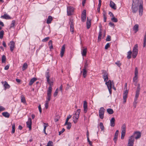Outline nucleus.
I'll return each mask as SVG.
<instances>
[{
  "label": "nucleus",
  "mask_w": 146,
  "mask_h": 146,
  "mask_svg": "<svg viewBox=\"0 0 146 146\" xmlns=\"http://www.w3.org/2000/svg\"><path fill=\"white\" fill-rule=\"evenodd\" d=\"M86 69H83L82 70V75L83 76V77L84 78H85L87 75V71L86 70ZM82 71L81 72H82Z\"/></svg>",
  "instance_id": "nucleus-31"
},
{
  "label": "nucleus",
  "mask_w": 146,
  "mask_h": 146,
  "mask_svg": "<svg viewBox=\"0 0 146 146\" xmlns=\"http://www.w3.org/2000/svg\"><path fill=\"white\" fill-rule=\"evenodd\" d=\"M1 18L2 19H9L11 18V17L10 16L7 14H5L3 15H2L1 17Z\"/></svg>",
  "instance_id": "nucleus-24"
},
{
  "label": "nucleus",
  "mask_w": 146,
  "mask_h": 146,
  "mask_svg": "<svg viewBox=\"0 0 146 146\" xmlns=\"http://www.w3.org/2000/svg\"><path fill=\"white\" fill-rule=\"evenodd\" d=\"M102 30L101 28H100L98 37V41H100L101 40L102 36Z\"/></svg>",
  "instance_id": "nucleus-29"
},
{
  "label": "nucleus",
  "mask_w": 146,
  "mask_h": 146,
  "mask_svg": "<svg viewBox=\"0 0 146 146\" xmlns=\"http://www.w3.org/2000/svg\"><path fill=\"white\" fill-rule=\"evenodd\" d=\"M107 112L110 114H111L113 113V110L111 108H108L107 109Z\"/></svg>",
  "instance_id": "nucleus-38"
},
{
  "label": "nucleus",
  "mask_w": 146,
  "mask_h": 146,
  "mask_svg": "<svg viewBox=\"0 0 146 146\" xmlns=\"http://www.w3.org/2000/svg\"><path fill=\"white\" fill-rule=\"evenodd\" d=\"M143 1L142 0H133V3L132 5L138 6H139V15L140 16L143 15Z\"/></svg>",
  "instance_id": "nucleus-1"
},
{
  "label": "nucleus",
  "mask_w": 146,
  "mask_h": 146,
  "mask_svg": "<svg viewBox=\"0 0 146 146\" xmlns=\"http://www.w3.org/2000/svg\"><path fill=\"white\" fill-rule=\"evenodd\" d=\"M125 133H121V139H123L124 138Z\"/></svg>",
  "instance_id": "nucleus-61"
},
{
  "label": "nucleus",
  "mask_w": 146,
  "mask_h": 146,
  "mask_svg": "<svg viewBox=\"0 0 146 146\" xmlns=\"http://www.w3.org/2000/svg\"><path fill=\"white\" fill-rule=\"evenodd\" d=\"M100 126L101 129L102 131L104 130V127L103 125V124L102 122H100Z\"/></svg>",
  "instance_id": "nucleus-47"
},
{
  "label": "nucleus",
  "mask_w": 146,
  "mask_h": 146,
  "mask_svg": "<svg viewBox=\"0 0 146 146\" xmlns=\"http://www.w3.org/2000/svg\"><path fill=\"white\" fill-rule=\"evenodd\" d=\"M74 11L73 7H67V15L68 16H70L72 14Z\"/></svg>",
  "instance_id": "nucleus-5"
},
{
  "label": "nucleus",
  "mask_w": 146,
  "mask_h": 146,
  "mask_svg": "<svg viewBox=\"0 0 146 146\" xmlns=\"http://www.w3.org/2000/svg\"><path fill=\"white\" fill-rule=\"evenodd\" d=\"M49 37H47L46 38L42 39V41L43 42H46L49 39Z\"/></svg>",
  "instance_id": "nucleus-60"
},
{
  "label": "nucleus",
  "mask_w": 146,
  "mask_h": 146,
  "mask_svg": "<svg viewBox=\"0 0 146 146\" xmlns=\"http://www.w3.org/2000/svg\"><path fill=\"white\" fill-rule=\"evenodd\" d=\"M71 116H72L70 115H68L67 116V117L66 118V119L65 122L64 124V125H65L66 124L68 123V121L69 119L71 117Z\"/></svg>",
  "instance_id": "nucleus-42"
},
{
  "label": "nucleus",
  "mask_w": 146,
  "mask_h": 146,
  "mask_svg": "<svg viewBox=\"0 0 146 146\" xmlns=\"http://www.w3.org/2000/svg\"><path fill=\"white\" fill-rule=\"evenodd\" d=\"M58 93V88H57L56 89L55 91V92L54 94V96L56 97L57 96Z\"/></svg>",
  "instance_id": "nucleus-52"
},
{
  "label": "nucleus",
  "mask_w": 146,
  "mask_h": 146,
  "mask_svg": "<svg viewBox=\"0 0 146 146\" xmlns=\"http://www.w3.org/2000/svg\"><path fill=\"white\" fill-rule=\"evenodd\" d=\"M16 24V21L15 20H13L12 21V23L11 25L10 29L11 28H15V27Z\"/></svg>",
  "instance_id": "nucleus-27"
},
{
  "label": "nucleus",
  "mask_w": 146,
  "mask_h": 146,
  "mask_svg": "<svg viewBox=\"0 0 146 146\" xmlns=\"http://www.w3.org/2000/svg\"><path fill=\"white\" fill-rule=\"evenodd\" d=\"M4 86L5 89H9L10 87V85L8 84L7 82L6 81L5 82Z\"/></svg>",
  "instance_id": "nucleus-36"
},
{
  "label": "nucleus",
  "mask_w": 146,
  "mask_h": 146,
  "mask_svg": "<svg viewBox=\"0 0 146 146\" xmlns=\"http://www.w3.org/2000/svg\"><path fill=\"white\" fill-rule=\"evenodd\" d=\"M106 84L107 85L108 88H111L113 84V81H111V80H109L108 81L105 82Z\"/></svg>",
  "instance_id": "nucleus-12"
},
{
  "label": "nucleus",
  "mask_w": 146,
  "mask_h": 146,
  "mask_svg": "<svg viewBox=\"0 0 146 146\" xmlns=\"http://www.w3.org/2000/svg\"><path fill=\"white\" fill-rule=\"evenodd\" d=\"M128 93V90H126L123 93V100L124 103H125L126 102V99L127 97Z\"/></svg>",
  "instance_id": "nucleus-15"
},
{
  "label": "nucleus",
  "mask_w": 146,
  "mask_h": 146,
  "mask_svg": "<svg viewBox=\"0 0 146 146\" xmlns=\"http://www.w3.org/2000/svg\"><path fill=\"white\" fill-rule=\"evenodd\" d=\"M4 35V31L1 30L0 31V38L2 39Z\"/></svg>",
  "instance_id": "nucleus-45"
},
{
  "label": "nucleus",
  "mask_w": 146,
  "mask_h": 146,
  "mask_svg": "<svg viewBox=\"0 0 146 146\" xmlns=\"http://www.w3.org/2000/svg\"><path fill=\"white\" fill-rule=\"evenodd\" d=\"M88 63H87V62L86 61L85 63V64L84 66V68L85 69H86L88 67Z\"/></svg>",
  "instance_id": "nucleus-54"
},
{
  "label": "nucleus",
  "mask_w": 146,
  "mask_h": 146,
  "mask_svg": "<svg viewBox=\"0 0 146 146\" xmlns=\"http://www.w3.org/2000/svg\"><path fill=\"white\" fill-rule=\"evenodd\" d=\"M6 60V58L5 56L3 55L2 56V63H4L5 62Z\"/></svg>",
  "instance_id": "nucleus-48"
},
{
  "label": "nucleus",
  "mask_w": 146,
  "mask_h": 146,
  "mask_svg": "<svg viewBox=\"0 0 146 146\" xmlns=\"http://www.w3.org/2000/svg\"><path fill=\"white\" fill-rule=\"evenodd\" d=\"M111 20L112 21L115 23H116L118 21L117 19V18H115L114 17H113L111 18Z\"/></svg>",
  "instance_id": "nucleus-44"
},
{
  "label": "nucleus",
  "mask_w": 146,
  "mask_h": 146,
  "mask_svg": "<svg viewBox=\"0 0 146 146\" xmlns=\"http://www.w3.org/2000/svg\"><path fill=\"white\" fill-rule=\"evenodd\" d=\"M65 130V129L64 128H63L62 131H60L59 132V135H60L61 134L63 133Z\"/></svg>",
  "instance_id": "nucleus-63"
},
{
  "label": "nucleus",
  "mask_w": 146,
  "mask_h": 146,
  "mask_svg": "<svg viewBox=\"0 0 146 146\" xmlns=\"http://www.w3.org/2000/svg\"><path fill=\"white\" fill-rule=\"evenodd\" d=\"M115 64L119 67H120L121 65V64L120 63L119 61H118L117 62H115Z\"/></svg>",
  "instance_id": "nucleus-59"
},
{
  "label": "nucleus",
  "mask_w": 146,
  "mask_h": 146,
  "mask_svg": "<svg viewBox=\"0 0 146 146\" xmlns=\"http://www.w3.org/2000/svg\"><path fill=\"white\" fill-rule=\"evenodd\" d=\"M115 119L114 117H112L110 121V125L111 127H114L115 125Z\"/></svg>",
  "instance_id": "nucleus-26"
},
{
  "label": "nucleus",
  "mask_w": 146,
  "mask_h": 146,
  "mask_svg": "<svg viewBox=\"0 0 146 146\" xmlns=\"http://www.w3.org/2000/svg\"><path fill=\"white\" fill-rule=\"evenodd\" d=\"M21 102L23 103H26V100L24 96L23 95H22L21 96Z\"/></svg>",
  "instance_id": "nucleus-39"
},
{
  "label": "nucleus",
  "mask_w": 146,
  "mask_h": 146,
  "mask_svg": "<svg viewBox=\"0 0 146 146\" xmlns=\"http://www.w3.org/2000/svg\"><path fill=\"white\" fill-rule=\"evenodd\" d=\"M110 43H107L105 46V49H107L108 48L110 47Z\"/></svg>",
  "instance_id": "nucleus-55"
},
{
  "label": "nucleus",
  "mask_w": 146,
  "mask_h": 146,
  "mask_svg": "<svg viewBox=\"0 0 146 146\" xmlns=\"http://www.w3.org/2000/svg\"><path fill=\"white\" fill-rule=\"evenodd\" d=\"M86 11L85 10H84L83 11L81 15V19L83 22H84L86 21Z\"/></svg>",
  "instance_id": "nucleus-8"
},
{
  "label": "nucleus",
  "mask_w": 146,
  "mask_h": 146,
  "mask_svg": "<svg viewBox=\"0 0 146 146\" xmlns=\"http://www.w3.org/2000/svg\"><path fill=\"white\" fill-rule=\"evenodd\" d=\"M65 44H64L62 47L60 53V56L61 57H62L64 55V54L65 50Z\"/></svg>",
  "instance_id": "nucleus-16"
},
{
  "label": "nucleus",
  "mask_w": 146,
  "mask_h": 146,
  "mask_svg": "<svg viewBox=\"0 0 146 146\" xmlns=\"http://www.w3.org/2000/svg\"><path fill=\"white\" fill-rule=\"evenodd\" d=\"M138 70L137 67H136L135 68V76H138Z\"/></svg>",
  "instance_id": "nucleus-50"
},
{
  "label": "nucleus",
  "mask_w": 146,
  "mask_h": 146,
  "mask_svg": "<svg viewBox=\"0 0 146 146\" xmlns=\"http://www.w3.org/2000/svg\"><path fill=\"white\" fill-rule=\"evenodd\" d=\"M28 67V65L27 63H25L24 64L22 68L23 70H24L26 69Z\"/></svg>",
  "instance_id": "nucleus-41"
},
{
  "label": "nucleus",
  "mask_w": 146,
  "mask_h": 146,
  "mask_svg": "<svg viewBox=\"0 0 146 146\" xmlns=\"http://www.w3.org/2000/svg\"><path fill=\"white\" fill-rule=\"evenodd\" d=\"M138 76H135L133 78V82L137 84V82Z\"/></svg>",
  "instance_id": "nucleus-37"
},
{
  "label": "nucleus",
  "mask_w": 146,
  "mask_h": 146,
  "mask_svg": "<svg viewBox=\"0 0 146 146\" xmlns=\"http://www.w3.org/2000/svg\"><path fill=\"white\" fill-rule=\"evenodd\" d=\"M109 25L111 27H114L115 25L113 23H112L111 22H110L109 23Z\"/></svg>",
  "instance_id": "nucleus-62"
},
{
  "label": "nucleus",
  "mask_w": 146,
  "mask_h": 146,
  "mask_svg": "<svg viewBox=\"0 0 146 146\" xmlns=\"http://www.w3.org/2000/svg\"><path fill=\"white\" fill-rule=\"evenodd\" d=\"M43 131L46 130V127L48 125V123H44Z\"/></svg>",
  "instance_id": "nucleus-51"
},
{
  "label": "nucleus",
  "mask_w": 146,
  "mask_h": 146,
  "mask_svg": "<svg viewBox=\"0 0 146 146\" xmlns=\"http://www.w3.org/2000/svg\"><path fill=\"white\" fill-rule=\"evenodd\" d=\"M36 80L37 79L36 78L34 77L33 78L30 80L29 84V86H31Z\"/></svg>",
  "instance_id": "nucleus-25"
},
{
  "label": "nucleus",
  "mask_w": 146,
  "mask_h": 146,
  "mask_svg": "<svg viewBox=\"0 0 146 146\" xmlns=\"http://www.w3.org/2000/svg\"><path fill=\"white\" fill-rule=\"evenodd\" d=\"M118 133H119V131L118 130H116V132L115 133L114 137L113 139V140L114 141V142L116 143V142L117 141L118 136Z\"/></svg>",
  "instance_id": "nucleus-20"
},
{
  "label": "nucleus",
  "mask_w": 146,
  "mask_h": 146,
  "mask_svg": "<svg viewBox=\"0 0 146 146\" xmlns=\"http://www.w3.org/2000/svg\"><path fill=\"white\" fill-rule=\"evenodd\" d=\"M133 30L134 31L135 33H136L139 30V25L137 24H135L133 28Z\"/></svg>",
  "instance_id": "nucleus-23"
},
{
  "label": "nucleus",
  "mask_w": 146,
  "mask_h": 146,
  "mask_svg": "<svg viewBox=\"0 0 146 146\" xmlns=\"http://www.w3.org/2000/svg\"><path fill=\"white\" fill-rule=\"evenodd\" d=\"M27 126L28 127L29 130L31 129V125L32 124V120L31 118H29L28 121L26 122Z\"/></svg>",
  "instance_id": "nucleus-11"
},
{
  "label": "nucleus",
  "mask_w": 146,
  "mask_h": 146,
  "mask_svg": "<svg viewBox=\"0 0 146 146\" xmlns=\"http://www.w3.org/2000/svg\"><path fill=\"white\" fill-rule=\"evenodd\" d=\"M103 16L104 17V21L105 22H106V13L105 11H103Z\"/></svg>",
  "instance_id": "nucleus-33"
},
{
  "label": "nucleus",
  "mask_w": 146,
  "mask_h": 146,
  "mask_svg": "<svg viewBox=\"0 0 146 146\" xmlns=\"http://www.w3.org/2000/svg\"><path fill=\"white\" fill-rule=\"evenodd\" d=\"M140 84H139L137 86V89L136 91L140 92Z\"/></svg>",
  "instance_id": "nucleus-58"
},
{
  "label": "nucleus",
  "mask_w": 146,
  "mask_h": 146,
  "mask_svg": "<svg viewBox=\"0 0 146 146\" xmlns=\"http://www.w3.org/2000/svg\"><path fill=\"white\" fill-rule=\"evenodd\" d=\"M102 71V73L103 74V77L104 79V81L105 82L107 81L108 80V74L105 70H103Z\"/></svg>",
  "instance_id": "nucleus-6"
},
{
  "label": "nucleus",
  "mask_w": 146,
  "mask_h": 146,
  "mask_svg": "<svg viewBox=\"0 0 146 146\" xmlns=\"http://www.w3.org/2000/svg\"><path fill=\"white\" fill-rule=\"evenodd\" d=\"M132 11L133 13H135L137 12L138 11V7L132 5L131 7Z\"/></svg>",
  "instance_id": "nucleus-17"
},
{
  "label": "nucleus",
  "mask_w": 146,
  "mask_h": 146,
  "mask_svg": "<svg viewBox=\"0 0 146 146\" xmlns=\"http://www.w3.org/2000/svg\"><path fill=\"white\" fill-rule=\"evenodd\" d=\"M138 51V46L137 44H136L134 46L132 51V56L133 58H135L137 54Z\"/></svg>",
  "instance_id": "nucleus-2"
},
{
  "label": "nucleus",
  "mask_w": 146,
  "mask_h": 146,
  "mask_svg": "<svg viewBox=\"0 0 146 146\" xmlns=\"http://www.w3.org/2000/svg\"><path fill=\"white\" fill-rule=\"evenodd\" d=\"M134 141L135 139L133 135L129 137L127 146H133Z\"/></svg>",
  "instance_id": "nucleus-3"
},
{
  "label": "nucleus",
  "mask_w": 146,
  "mask_h": 146,
  "mask_svg": "<svg viewBox=\"0 0 146 146\" xmlns=\"http://www.w3.org/2000/svg\"><path fill=\"white\" fill-rule=\"evenodd\" d=\"M110 7L114 9L115 10L117 8L116 6L115 3L111 1L110 2Z\"/></svg>",
  "instance_id": "nucleus-19"
},
{
  "label": "nucleus",
  "mask_w": 146,
  "mask_h": 146,
  "mask_svg": "<svg viewBox=\"0 0 146 146\" xmlns=\"http://www.w3.org/2000/svg\"><path fill=\"white\" fill-rule=\"evenodd\" d=\"M2 115L6 118H9V117L10 115L7 112H3L2 113Z\"/></svg>",
  "instance_id": "nucleus-32"
},
{
  "label": "nucleus",
  "mask_w": 146,
  "mask_h": 146,
  "mask_svg": "<svg viewBox=\"0 0 146 146\" xmlns=\"http://www.w3.org/2000/svg\"><path fill=\"white\" fill-rule=\"evenodd\" d=\"M111 36L110 35H108L106 39V40L107 41H110L111 40Z\"/></svg>",
  "instance_id": "nucleus-57"
},
{
  "label": "nucleus",
  "mask_w": 146,
  "mask_h": 146,
  "mask_svg": "<svg viewBox=\"0 0 146 146\" xmlns=\"http://www.w3.org/2000/svg\"><path fill=\"white\" fill-rule=\"evenodd\" d=\"M49 102L48 101H46V103L45 104V108L46 109H47L48 107Z\"/></svg>",
  "instance_id": "nucleus-56"
},
{
  "label": "nucleus",
  "mask_w": 146,
  "mask_h": 146,
  "mask_svg": "<svg viewBox=\"0 0 146 146\" xmlns=\"http://www.w3.org/2000/svg\"><path fill=\"white\" fill-rule=\"evenodd\" d=\"M52 20V17L51 16H49L46 20V23L48 24H50L51 23Z\"/></svg>",
  "instance_id": "nucleus-28"
},
{
  "label": "nucleus",
  "mask_w": 146,
  "mask_h": 146,
  "mask_svg": "<svg viewBox=\"0 0 146 146\" xmlns=\"http://www.w3.org/2000/svg\"><path fill=\"white\" fill-rule=\"evenodd\" d=\"M53 142L51 141H49L48 142L47 146H53Z\"/></svg>",
  "instance_id": "nucleus-53"
},
{
  "label": "nucleus",
  "mask_w": 146,
  "mask_h": 146,
  "mask_svg": "<svg viewBox=\"0 0 146 146\" xmlns=\"http://www.w3.org/2000/svg\"><path fill=\"white\" fill-rule=\"evenodd\" d=\"M83 107L84 108V111L85 113H86L87 111L88 106L87 102L85 101L84 102Z\"/></svg>",
  "instance_id": "nucleus-18"
},
{
  "label": "nucleus",
  "mask_w": 146,
  "mask_h": 146,
  "mask_svg": "<svg viewBox=\"0 0 146 146\" xmlns=\"http://www.w3.org/2000/svg\"><path fill=\"white\" fill-rule=\"evenodd\" d=\"M91 25V20H89L88 17H87V19L86 22V26L87 29H89Z\"/></svg>",
  "instance_id": "nucleus-21"
},
{
  "label": "nucleus",
  "mask_w": 146,
  "mask_h": 146,
  "mask_svg": "<svg viewBox=\"0 0 146 146\" xmlns=\"http://www.w3.org/2000/svg\"><path fill=\"white\" fill-rule=\"evenodd\" d=\"M15 124H13L12 126V131H11L12 133H14L15 131Z\"/></svg>",
  "instance_id": "nucleus-43"
},
{
  "label": "nucleus",
  "mask_w": 146,
  "mask_h": 146,
  "mask_svg": "<svg viewBox=\"0 0 146 146\" xmlns=\"http://www.w3.org/2000/svg\"><path fill=\"white\" fill-rule=\"evenodd\" d=\"M69 24L70 25V30L72 32V33L74 32V25L73 24V21L72 19H70L69 22Z\"/></svg>",
  "instance_id": "nucleus-7"
},
{
  "label": "nucleus",
  "mask_w": 146,
  "mask_h": 146,
  "mask_svg": "<svg viewBox=\"0 0 146 146\" xmlns=\"http://www.w3.org/2000/svg\"><path fill=\"white\" fill-rule=\"evenodd\" d=\"M87 51V48H84L81 52V54L83 56H86V55Z\"/></svg>",
  "instance_id": "nucleus-30"
},
{
  "label": "nucleus",
  "mask_w": 146,
  "mask_h": 146,
  "mask_svg": "<svg viewBox=\"0 0 146 146\" xmlns=\"http://www.w3.org/2000/svg\"><path fill=\"white\" fill-rule=\"evenodd\" d=\"M66 125H67L66 128L68 129H69L71 128L72 125L70 122H68V123L66 124Z\"/></svg>",
  "instance_id": "nucleus-40"
},
{
  "label": "nucleus",
  "mask_w": 146,
  "mask_h": 146,
  "mask_svg": "<svg viewBox=\"0 0 146 146\" xmlns=\"http://www.w3.org/2000/svg\"><path fill=\"white\" fill-rule=\"evenodd\" d=\"M9 65H7L5 67L4 69L6 70H8L9 68Z\"/></svg>",
  "instance_id": "nucleus-64"
},
{
  "label": "nucleus",
  "mask_w": 146,
  "mask_h": 146,
  "mask_svg": "<svg viewBox=\"0 0 146 146\" xmlns=\"http://www.w3.org/2000/svg\"><path fill=\"white\" fill-rule=\"evenodd\" d=\"M9 45H10V51L11 52H13L15 47V44L14 42L13 41H11L9 43Z\"/></svg>",
  "instance_id": "nucleus-13"
},
{
  "label": "nucleus",
  "mask_w": 146,
  "mask_h": 146,
  "mask_svg": "<svg viewBox=\"0 0 146 146\" xmlns=\"http://www.w3.org/2000/svg\"><path fill=\"white\" fill-rule=\"evenodd\" d=\"M137 99H134V101L133 103V106L135 108L136 107V104L137 102Z\"/></svg>",
  "instance_id": "nucleus-46"
},
{
  "label": "nucleus",
  "mask_w": 146,
  "mask_h": 146,
  "mask_svg": "<svg viewBox=\"0 0 146 146\" xmlns=\"http://www.w3.org/2000/svg\"><path fill=\"white\" fill-rule=\"evenodd\" d=\"M80 112V109H78L77 110L75 113L74 114L73 116V118L74 119H78Z\"/></svg>",
  "instance_id": "nucleus-9"
},
{
  "label": "nucleus",
  "mask_w": 146,
  "mask_h": 146,
  "mask_svg": "<svg viewBox=\"0 0 146 146\" xmlns=\"http://www.w3.org/2000/svg\"><path fill=\"white\" fill-rule=\"evenodd\" d=\"M132 53V52L131 50L127 52V58L128 59H129L131 58Z\"/></svg>",
  "instance_id": "nucleus-35"
},
{
  "label": "nucleus",
  "mask_w": 146,
  "mask_h": 146,
  "mask_svg": "<svg viewBox=\"0 0 146 146\" xmlns=\"http://www.w3.org/2000/svg\"><path fill=\"white\" fill-rule=\"evenodd\" d=\"M133 135L135 136V138L137 139L141 137V133L139 131H136L134 133Z\"/></svg>",
  "instance_id": "nucleus-14"
},
{
  "label": "nucleus",
  "mask_w": 146,
  "mask_h": 146,
  "mask_svg": "<svg viewBox=\"0 0 146 146\" xmlns=\"http://www.w3.org/2000/svg\"><path fill=\"white\" fill-rule=\"evenodd\" d=\"M105 109L103 107L100 108L99 112V116L100 118L103 119L104 117V115Z\"/></svg>",
  "instance_id": "nucleus-4"
},
{
  "label": "nucleus",
  "mask_w": 146,
  "mask_h": 146,
  "mask_svg": "<svg viewBox=\"0 0 146 146\" xmlns=\"http://www.w3.org/2000/svg\"><path fill=\"white\" fill-rule=\"evenodd\" d=\"M45 76L47 79V80L48 81L49 79H50V77L49 70L48 69L46 70V71L45 73Z\"/></svg>",
  "instance_id": "nucleus-22"
},
{
  "label": "nucleus",
  "mask_w": 146,
  "mask_h": 146,
  "mask_svg": "<svg viewBox=\"0 0 146 146\" xmlns=\"http://www.w3.org/2000/svg\"><path fill=\"white\" fill-rule=\"evenodd\" d=\"M139 92L136 91V94H135V96L134 99H137L139 97Z\"/></svg>",
  "instance_id": "nucleus-49"
},
{
  "label": "nucleus",
  "mask_w": 146,
  "mask_h": 146,
  "mask_svg": "<svg viewBox=\"0 0 146 146\" xmlns=\"http://www.w3.org/2000/svg\"><path fill=\"white\" fill-rule=\"evenodd\" d=\"M47 91V97L46 99L47 100L46 101L49 102L50 100L51 96V93L52 91H51V88H49Z\"/></svg>",
  "instance_id": "nucleus-10"
},
{
  "label": "nucleus",
  "mask_w": 146,
  "mask_h": 146,
  "mask_svg": "<svg viewBox=\"0 0 146 146\" xmlns=\"http://www.w3.org/2000/svg\"><path fill=\"white\" fill-rule=\"evenodd\" d=\"M47 82L48 83V84L49 85V86L48 88V89H49V88H51V91H52L51 86L53 85V82L50 81V79H49L48 81L47 80Z\"/></svg>",
  "instance_id": "nucleus-34"
}]
</instances>
